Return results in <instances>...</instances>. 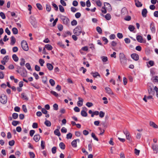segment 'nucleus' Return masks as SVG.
Instances as JSON below:
<instances>
[{
    "label": "nucleus",
    "mask_w": 158,
    "mask_h": 158,
    "mask_svg": "<svg viewBox=\"0 0 158 158\" xmlns=\"http://www.w3.org/2000/svg\"><path fill=\"white\" fill-rule=\"evenodd\" d=\"M119 59L120 63L122 65H125L127 64V59L124 54L120 53L119 54Z\"/></svg>",
    "instance_id": "f257e3e1"
},
{
    "label": "nucleus",
    "mask_w": 158,
    "mask_h": 158,
    "mask_svg": "<svg viewBox=\"0 0 158 158\" xmlns=\"http://www.w3.org/2000/svg\"><path fill=\"white\" fill-rule=\"evenodd\" d=\"M82 32L81 28V27L78 26L73 30V33L77 36H79Z\"/></svg>",
    "instance_id": "f03ea898"
},
{
    "label": "nucleus",
    "mask_w": 158,
    "mask_h": 158,
    "mask_svg": "<svg viewBox=\"0 0 158 158\" xmlns=\"http://www.w3.org/2000/svg\"><path fill=\"white\" fill-rule=\"evenodd\" d=\"M21 47L23 50L27 51L28 50V47L26 41L23 40L21 42Z\"/></svg>",
    "instance_id": "7ed1b4c3"
},
{
    "label": "nucleus",
    "mask_w": 158,
    "mask_h": 158,
    "mask_svg": "<svg viewBox=\"0 0 158 158\" xmlns=\"http://www.w3.org/2000/svg\"><path fill=\"white\" fill-rule=\"evenodd\" d=\"M60 18L62 21H63L64 24L67 25L69 22V19L65 16L61 15Z\"/></svg>",
    "instance_id": "20e7f679"
},
{
    "label": "nucleus",
    "mask_w": 158,
    "mask_h": 158,
    "mask_svg": "<svg viewBox=\"0 0 158 158\" xmlns=\"http://www.w3.org/2000/svg\"><path fill=\"white\" fill-rule=\"evenodd\" d=\"M7 101L6 96L4 94H2L0 97V102L3 104H5Z\"/></svg>",
    "instance_id": "39448f33"
},
{
    "label": "nucleus",
    "mask_w": 158,
    "mask_h": 158,
    "mask_svg": "<svg viewBox=\"0 0 158 158\" xmlns=\"http://www.w3.org/2000/svg\"><path fill=\"white\" fill-rule=\"evenodd\" d=\"M136 40L137 41L140 43H145L146 40L143 38L142 36L140 35H137L136 36Z\"/></svg>",
    "instance_id": "423d86ee"
},
{
    "label": "nucleus",
    "mask_w": 158,
    "mask_h": 158,
    "mask_svg": "<svg viewBox=\"0 0 158 158\" xmlns=\"http://www.w3.org/2000/svg\"><path fill=\"white\" fill-rule=\"evenodd\" d=\"M30 19V22L31 24L33 27H36V22L35 18L32 16H31Z\"/></svg>",
    "instance_id": "0eeeda50"
},
{
    "label": "nucleus",
    "mask_w": 158,
    "mask_h": 158,
    "mask_svg": "<svg viewBox=\"0 0 158 158\" xmlns=\"http://www.w3.org/2000/svg\"><path fill=\"white\" fill-rule=\"evenodd\" d=\"M123 133L126 135L127 139L130 142H132V141L131 139L129 132L127 130H126V131H123Z\"/></svg>",
    "instance_id": "6e6552de"
},
{
    "label": "nucleus",
    "mask_w": 158,
    "mask_h": 158,
    "mask_svg": "<svg viewBox=\"0 0 158 158\" xmlns=\"http://www.w3.org/2000/svg\"><path fill=\"white\" fill-rule=\"evenodd\" d=\"M152 148L154 152V153L157 154L158 151V146L157 144H152Z\"/></svg>",
    "instance_id": "1a4fd4ad"
},
{
    "label": "nucleus",
    "mask_w": 158,
    "mask_h": 158,
    "mask_svg": "<svg viewBox=\"0 0 158 158\" xmlns=\"http://www.w3.org/2000/svg\"><path fill=\"white\" fill-rule=\"evenodd\" d=\"M155 90H153V88L151 86H149L148 88V91L149 95H154L155 94Z\"/></svg>",
    "instance_id": "9d476101"
},
{
    "label": "nucleus",
    "mask_w": 158,
    "mask_h": 158,
    "mask_svg": "<svg viewBox=\"0 0 158 158\" xmlns=\"http://www.w3.org/2000/svg\"><path fill=\"white\" fill-rule=\"evenodd\" d=\"M131 58L135 61H137L139 59V56L136 53H133L131 55Z\"/></svg>",
    "instance_id": "9b49d317"
},
{
    "label": "nucleus",
    "mask_w": 158,
    "mask_h": 158,
    "mask_svg": "<svg viewBox=\"0 0 158 158\" xmlns=\"http://www.w3.org/2000/svg\"><path fill=\"white\" fill-rule=\"evenodd\" d=\"M150 28L152 31L153 33H155L156 29L154 26V24L153 22H152L150 24Z\"/></svg>",
    "instance_id": "f8f14e48"
},
{
    "label": "nucleus",
    "mask_w": 158,
    "mask_h": 158,
    "mask_svg": "<svg viewBox=\"0 0 158 158\" xmlns=\"http://www.w3.org/2000/svg\"><path fill=\"white\" fill-rule=\"evenodd\" d=\"M149 125L151 127L153 128L157 129L158 128V126L154 122L152 121H150L149 122Z\"/></svg>",
    "instance_id": "ddd939ff"
},
{
    "label": "nucleus",
    "mask_w": 158,
    "mask_h": 158,
    "mask_svg": "<svg viewBox=\"0 0 158 158\" xmlns=\"http://www.w3.org/2000/svg\"><path fill=\"white\" fill-rule=\"evenodd\" d=\"M105 89L106 90V93L108 94L111 95H113L114 94L111 89L109 87H106L105 88Z\"/></svg>",
    "instance_id": "4468645a"
},
{
    "label": "nucleus",
    "mask_w": 158,
    "mask_h": 158,
    "mask_svg": "<svg viewBox=\"0 0 158 158\" xmlns=\"http://www.w3.org/2000/svg\"><path fill=\"white\" fill-rule=\"evenodd\" d=\"M40 138V135L39 134H37L35 135L33 137L34 140L36 142H38Z\"/></svg>",
    "instance_id": "2eb2a0df"
},
{
    "label": "nucleus",
    "mask_w": 158,
    "mask_h": 158,
    "mask_svg": "<svg viewBox=\"0 0 158 158\" xmlns=\"http://www.w3.org/2000/svg\"><path fill=\"white\" fill-rule=\"evenodd\" d=\"M128 12L127 9L125 7L123 8L121 10V14L123 15H127V14Z\"/></svg>",
    "instance_id": "dca6fc26"
},
{
    "label": "nucleus",
    "mask_w": 158,
    "mask_h": 158,
    "mask_svg": "<svg viewBox=\"0 0 158 158\" xmlns=\"http://www.w3.org/2000/svg\"><path fill=\"white\" fill-rule=\"evenodd\" d=\"M135 5L137 7H140L142 6V4L140 2L139 0H135Z\"/></svg>",
    "instance_id": "f3484780"
},
{
    "label": "nucleus",
    "mask_w": 158,
    "mask_h": 158,
    "mask_svg": "<svg viewBox=\"0 0 158 158\" xmlns=\"http://www.w3.org/2000/svg\"><path fill=\"white\" fill-rule=\"evenodd\" d=\"M101 15L103 17H105V19L108 20H110L111 18V15L110 14L108 13L106 14L105 15H104L103 14H102Z\"/></svg>",
    "instance_id": "a211bd4d"
},
{
    "label": "nucleus",
    "mask_w": 158,
    "mask_h": 158,
    "mask_svg": "<svg viewBox=\"0 0 158 158\" xmlns=\"http://www.w3.org/2000/svg\"><path fill=\"white\" fill-rule=\"evenodd\" d=\"M147 11L146 8L143 9L142 12V15L143 17H145L147 16Z\"/></svg>",
    "instance_id": "6ab92c4d"
},
{
    "label": "nucleus",
    "mask_w": 158,
    "mask_h": 158,
    "mask_svg": "<svg viewBox=\"0 0 158 158\" xmlns=\"http://www.w3.org/2000/svg\"><path fill=\"white\" fill-rule=\"evenodd\" d=\"M91 74L94 77L96 78L98 76L99 77H100V75L97 72H95V73H93V72L91 73Z\"/></svg>",
    "instance_id": "aec40b11"
},
{
    "label": "nucleus",
    "mask_w": 158,
    "mask_h": 158,
    "mask_svg": "<svg viewBox=\"0 0 158 158\" xmlns=\"http://www.w3.org/2000/svg\"><path fill=\"white\" fill-rule=\"evenodd\" d=\"M11 42L10 44L11 45H13L16 42V40L15 38L14 37V36H12L11 37Z\"/></svg>",
    "instance_id": "412c9836"
},
{
    "label": "nucleus",
    "mask_w": 158,
    "mask_h": 158,
    "mask_svg": "<svg viewBox=\"0 0 158 158\" xmlns=\"http://www.w3.org/2000/svg\"><path fill=\"white\" fill-rule=\"evenodd\" d=\"M47 67L48 69L50 71L52 70L53 68V67L52 65L49 63H47Z\"/></svg>",
    "instance_id": "4be33fe9"
},
{
    "label": "nucleus",
    "mask_w": 158,
    "mask_h": 158,
    "mask_svg": "<svg viewBox=\"0 0 158 158\" xmlns=\"http://www.w3.org/2000/svg\"><path fill=\"white\" fill-rule=\"evenodd\" d=\"M54 134L56 135L60 136V133L58 129H56L54 131Z\"/></svg>",
    "instance_id": "5701e85b"
},
{
    "label": "nucleus",
    "mask_w": 158,
    "mask_h": 158,
    "mask_svg": "<svg viewBox=\"0 0 158 158\" xmlns=\"http://www.w3.org/2000/svg\"><path fill=\"white\" fill-rule=\"evenodd\" d=\"M44 48L48 50H51L52 49V47L51 45L47 44L45 45Z\"/></svg>",
    "instance_id": "b1692460"
},
{
    "label": "nucleus",
    "mask_w": 158,
    "mask_h": 158,
    "mask_svg": "<svg viewBox=\"0 0 158 158\" xmlns=\"http://www.w3.org/2000/svg\"><path fill=\"white\" fill-rule=\"evenodd\" d=\"M12 57L13 60H14L15 61L17 62L18 61L19 58L16 54H13L12 55Z\"/></svg>",
    "instance_id": "393cba45"
},
{
    "label": "nucleus",
    "mask_w": 158,
    "mask_h": 158,
    "mask_svg": "<svg viewBox=\"0 0 158 158\" xmlns=\"http://www.w3.org/2000/svg\"><path fill=\"white\" fill-rule=\"evenodd\" d=\"M21 62H20V65L21 66H24L25 64V59L23 58H22L20 59Z\"/></svg>",
    "instance_id": "a878e982"
},
{
    "label": "nucleus",
    "mask_w": 158,
    "mask_h": 158,
    "mask_svg": "<svg viewBox=\"0 0 158 158\" xmlns=\"http://www.w3.org/2000/svg\"><path fill=\"white\" fill-rule=\"evenodd\" d=\"M81 115L83 117H86L87 116V113L86 111L82 110L81 111Z\"/></svg>",
    "instance_id": "bb28decb"
},
{
    "label": "nucleus",
    "mask_w": 158,
    "mask_h": 158,
    "mask_svg": "<svg viewBox=\"0 0 158 158\" xmlns=\"http://www.w3.org/2000/svg\"><path fill=\"white\" fill-rule=\"evenodd\" d=\"M59 146L61 149L64 150L65 148V145L63 142H60L59 144Z\"/></svg>",
    "instance_id": "cd10ccee"
},
{
    "label": "nucleus",
    "mask_w": 158,
    "mask_h": 158,
    "mask_svg": "<svg viewBox=\"0 0 158 158\" xmlns=\"http://www.w3.org/2000/svg\"><path fill=\"white\" fill-rule=\"evenodd\" d=\"M72 146L74 147H77V140H74L71 143Z\"/></svg>",
    "instance_id": "c85d7f7f"
},
{
    "label": "nucleus",
    "mask_w": 158,
    "mask_h": 158,
    "mask_svg": "<svg viewBox=\"0 0 158 158\" xmlns=\"http://www.w3.org/2000/svg\"><path fill=\"white\" fill-rule=\"evenodd\" d=\"M44 124L47 127H50L51 126V122L48 120H46L44 122Z\"/></svg>",
    "instance_id": "c756f323"
},
{
    "label": "nucleus",
    "mask_w": 158,
    "mask_h": 158,
    "mask_svg": "<svg viewBox=\"0 0 158 158\" xmlns=\"http://www.w3.org/2000/svg\"><path fill=\"white\" fill-rule=\"evenodd\" d=\"M12 31L14 34L16 35L18 33V30L16 27H14L12 29Z\"/></svg>",
    "instance_id": "7c9ffc66"
},
{
    "label": "nucleus",
    "mask_w": 158,
    "mask_h": 158,
    "mask_svg": "<svg viewBox=\"0 0 158 158\" xmlns=\"http://www.w3.org/2000/svg\"><path fill=\"white\" fill-rule=\"evenodd\" d=\"M83 100L82 99L81 100H79L77 102V106L79 107L82 106L83 105Z\"/></svg>",
    "instance_id": "2f4dec72"
},
{
    "label": "nucleus",
    "mask_w": 158,
    "mask_h": 158,
    "mask_svg": "<svg viewBox=\"0 0 158 158\" xmlns=\"http://www.w3.org/2000/svg\"><path fill=\"white\" fill-rule=\"evenodd\" d=\"M97 31L99 33V34H101L102 33V29L99 27H97L96 28Z\"/></svg>",
    "instance_id": "473e14b6"
},
{
    "label": "nucleus",
    "mask_w": 158,
    "mask_h": 158,
    "mask_svg": "<svg viewBox=\"0 0 158 158\" xmlns=\"http://www.w3.org/2000/svg\"><path fill=\"white\" fill-rule=\"evenodd\" d=\"M104 6L106 8H108L109 9V8H111V6L110 4L107 2H104Z\"/></svg>",
    "instance_id": "72a5a7b5"
},
{
    "label": "nucleus",
    "mask_w": 158,
    "mask_h": 158,
    "mask_svg": "<svg viewBox=\"0 0 158 158\" xmlns=\"http://www.w3.org/2000/svg\"><path fill=\"white\" fill-rule=\"evenodd\" d=\"M19 123V121L14 120L12 122V124L14 126H16Z\"/></svg>",
    "instance_id": "f704fd0d"
},
{
    "label": "nucleus",
    "mask_w": 158,
    "mask_h": 158,
    "mask_svg": "<svg viewBox=\"0 0 158 158\" xmlns=\"http://www.w3.org/2000/svg\"><path fill=\"white\" fill-rule=\"evenodd\" d=\"M135 27L132 25H130L128 27V29L131 31H133L135 29Z\"/></svg>",
    "instance_id": "c9c22d12"
},
{
    "label": "nucleus",
    "mask_w": 158,
    "mask_h": 158,
    "mask_svg": "<svg viewBox=\"0 0 158 158\" xmlns=\"http://www.w3.org/2000/svg\"><path fill=\"white\" fill-rule=\"evenodd\" d=\"M99 117L101 118H103L104 116L105 113L104 112H103L102 111H100L99 112Z\"/></svg>",
    "instance_id": "e433bc0d"
},
{
    "label": "nucleus",
    "mask_w": 158,
    "mask_h": 158,
    "mask_svg": "<svg viewBox=\"0 0 158 158\" xmlns=\"http://www.w3.org/2000/svg\"><path fill=\"white\" fill-rule=\"evenodd\" d=\"M60 11L61 12H64V8L62 6L60 5H59Z\"/></svg>",
    "instance_id": "4c0bfd02"
},
{
    "label": "nucleus",
    "mask_w": 158,
    "mask_h": 158,
    "mask_svg": "<svg viewBox=\"0 0 158 158\" xmlns=\"http://www.w3.org/2000/svg\"><path fill=\"white\" fill-rule=\"evenodd\" d=\"M49 83L51 85L53 86L55 84V81L52 79H50L49 81Z\"/></svg>",
    "instance_id": "58836bf2"
},
{
    "label": "nucleus",
    "mask_w": 158,
    "mask_h": 158,
    "mask_svg": "<svg viewBox=\"0 0 158 158\" xmlns=\"http://www.w3.org/2000/svg\"><path fill=\"white\" fill-rule=\"evenodd\" d=\"M95 2L96 4L98 6L100 7L102 6V4L100 0H97Z\"/></svg>",
    "instance_id": "ea45409f"
},
{
    "label": "nucleus",
    "mask_w": 158,
    "mask_h": 158,
    "mask_svg": "<svg viewBox=\"0 0 158 158\" xmlns=\"http://www.w3.org/2000/svg\"><path fill=\"white\" fill-rule=\"evenodd\" d=\"M72 137V134L71 133H69L66 135V138L67 139H71Z\"/></svg>",
    "instance_id": "a19ab883"
},
{
    "label": "nucleus",
    "mask_w": 158,
    "mask_h": 158,
    "mask_svg": "<svg viewBox=\"0 0 158 158\" xmlns=\"http://www.w3.org/2000/svg\"><path fill=\"white\" fill-rule=\"evenodd\" d=\"M51 93L53 95L55 96L56 97H58V96H59V95H58V94H57V93H56L55 91H52V90L51 91Z\"/></svg>",
    "instance_id": "79ce46f5"
},
{
    "label": "nucleus",
    "mask_w": 158,
    "mask_h": 158,
    "mask_svg": "<svg viewBox=\"0 0 158 158\" xmlns=\"http://www.w3.org/2000/svg\"><path fill=\"white\" fill-rule=\"evenodd\" d=\"M91 136L94 139L97 141H98V138H97L96 136H95V134L94 133H92L91 134Z\"/></svg>",
    "instance_id": "37998d69"
},
{
    "label": "nucleus",
    "mask_w": 158,
    "mask_h": 158,
    "mask_svg": "<svg viewBox=\"0 0 158 158\" xmlns=\"http://www.w3.org/2000/svg\"><path fill=\"white\" fill-rule=\"evenodd\" d=\"M12 118L14 119H17L18 117V114L16 113H14L12 114Z\"/></svg>",
    "instance_id": "c03bdc74"
},
{
    "label": "nucleus",
    "mask_w": 158,
    "mask_h": 158,
    "mask_svg": "<svg viewBox=\"0 0 158 158\" xmlns=\"http://www.w3.org/2000/svg\"><path fill=\"white\" fill-rule=\"evenodd\" d=\"M36 6L37 8L40 10H42L43 9V7L42 6L40 3H37Z\"/></svg>",
    "instance_id": "a18cd8bd"
},
{
    "label": "nucleus",
    "mask_w": 158,
    "mask_h": 158,
    "mask_svg": "<svg viewBox=\"0 0 158 158\" xmlns=\"http://www.w3.org/2000/svg\"><path fill=\"white\" fill-rule=\"evenodd\" d=\"M29 154L30 155V158H35V155L34 153L32 152H29Z\"/></svg>",
    "instance_id": "49530a36"
},
{
    "label": "nucleus",
    "mask_w": 158,
    "mask_h": 158,
    "mask_svg": "<svg viewBox=\"0 0 158 158\" xmlns=\"http://www.w3.org/2000/svg\"><path fill=\"white\" fill-rule=\"evenodd\" d=\"M21 96L22 97V98L25 100H28V98L24 93H23L21 94Z\"/></svg>",
    "instance_id": "de8ad7c7"
},
{
    "label": "nucleus",
    "mask_w": 158,
    "mask_h": 158,
    "mask_svg": "<svg viewBox=\"0 0 158 158\" xmlns=\"http://www.w3.org/2000/svg\"><path fill=\"white\" fill-rule=\"evenodd\" d=\"M51 7L50 5L46 4V10L50 12L51 10Z\"/></svg>",
    "instance_id": "09e8293b"
},
{
    "label": "nucleus",
    "mask_w": 158,
    "mask_h": 158,
    "mask_svg": "<svg viewBox=\"0 0 158 158\" xmlns=\"http://www.w3.org/2000/svg\"><path fill=\"white\" fill-rule=\"evenodd\" d=\"M53 109L54 110H57L58 109V105L56 104H54L53 105Z\"/></svg>",
    "instance_id": "8fccbe9b"
},
{
    "label": "nucleus",
    "mask_w": 158,
    "mask_h": 158,
    "mask_svg": "<svg viewBox=\"0 0 158 158\" xmlns=\"http://www.w3.org/2000/svg\"><path fill=\"white\" fill-rule=\"evenodd\" d=\"M39 62L41 66H43L44 64V60L41 59H40L39 60Z\"/></svg>",
    "instance_id": "3c124183"
},
{
    "label": "nucleus",
    "mask_w": 158,
    "mask_h": 158,
    "mask_svg": "<svg viewBox=\"0 0 158 158\" xmlns=\"http://www.w3.org/2000/svg\"><path fill=\"white\" fill-rule=\"evenodd\" d=\"M86 105L89 107H90L93 106V104L92 103L90 102H87L86 104Z\"/></svg>",
    "instance_id": "603ef678"
},
{
    "label": "nucleus",
    "mask_w": 158,
    "mask_h": 158,
    "mask_svg": "<svg viewBox=\"0 0 158 158\" xmlns=\"http://www.w3.org/2000/svg\"><path fill=\"white\" fill-rule=\"evenodd\" d=\"M58 28L60 31H61L63 30V26L62 25L60 24L58 26Z\"/></svg>",
    "instance_id": "864d4df0"
},
{
    "label": "nucleus",
    "mask_w": 158,
    "mask_h": 158,
    "mask_svg": "<svg viewBox=\"0 0 158 158\" xmlns=\"http://www.w3.org/2000/svg\"><path fill=\"white\" fill-rule=\"evenodd\" d=\"M56 147H53L52 149V152L53 154H55L56 152Z\"/></svg>",
    "instance_id": "5fc2aeb1"
},
{
    "label": "nucleus",
    "mask_w": 158,
    "mask_h": 158,
    "mask_svg": "<svg viewBox=\"0 0 158 158\" xmlns=\"http://www.w3.org/2000/svg\"><path fill=\"white\" fill-rule=\"evenodd\" d=\"M106 9V8H105L104 6H103L102 7V9L101 10L102 12L104 14L106 13L107 12Z\"/></svg>",
    "instance_id": "6e6d98bb"
},
{
    "label": "nucleus",
    "mask_w": 158,
    "mask_h": 158,
    "mask_svg": "<svg viewBox=\"0 0 158 158\" xmlns=\"http://www.w3.org/2000/svg\"><path fill=\"white\" fill-rule=\"evenodd\" d=\"M15 142L14 140H12L9 142V144L10 146H13L15 144Z\"/></svg>",
    "instance_id": "4d7b16f0"
},
{
    "label": "nucleus",
    "mask_w": 158,
    "mask_h": 158,
    "mask_svg": "<svg viewBox=\"0 0 158 158\" xmlns=\"http://www.w3.org/2000/svg\"><path fill=\"white\" fill-rule=\"evenodd\" d=\"M22 109L23 110V111L25 113L27 112V109L26 108V107L25 105H23L22 106Z\"/></svg>",
    "instance_id": "13d9d810"
},
{
    "label": "nucleus",
    "mask_w": 158,
    "mask_h": 158,
    "mask_svg": "<svg viewBox=\"0 0 158 158\" xmlns=\"http://www.w3.org/2000/svg\"><path fill=\"white\" fill-rule=\"evenodd\" d=\"M71 25L72 26L76 25L77 24V22L75 20H73L71 23Z\"/></svg>",
    "instance_id": "bf43d9fd"
},
{
    "label": "nucleus",
    "mask_w": 158,
    "mask_h": 158,
    "mask_svg": "<svg viewBox=\"0 0 158 158\" xmlns=\"http://www.w3.org/2000/svg\"><path fill=\"white\" fill-rule=\"evenodd\" d=\"M117 36L120 39H122V38H123V36L122 34L121 33H117Z\"/></svg>",
    "instance_id": "052dcab7"
},
{
    "label": "nucleus",
    "mask_w": 158,
    "mask_h": 158,
    "mask_svg": "<svg viewBox=\"0 0 158 158\" xmlns=\"http://www.w3.org/2000/svg\"><path fill=\"white\" fill-rule=\"evenodd\" d=\"M0 16L3 19H4L6 18L5 15L2 12H0Z\"/></svg>",
    "instance_id": "680f3d73"
},
{
    "label": "nucleus",
    "mask_w": 158,
    "mask_h": 158,
    "mask_svg": "<svg viewBox=\"0 0 158 158\" xmlns=\"http://www.w3.org/2000/svg\"><path fill=\"white\" fill-rule=\"evenodd\" d=\"M25 66L28 69V70H31V67L30 64L29 63H27L25 64Z\"/></svg>",
    "instance_id": "e2e57ef3"
},
{
    "label": "nucleus",
    "mask_w": 158,
    "mask_h": 158,
    "mask_svg": "<svg viewBox=\"0 0 158 158\" xmlns=\"http://www.w3.org/2000/svg\"><path fill=\"white\" fill-rule=\"evenodd\" d=\"M44 144H45V143L42 140L41 141V147L42 149H43L44 148H45Z\"/></svg>",
    "instance_id": "0e129e2a"
},
{
    "label": "nucleus",
    "mask_w": 158,
    "mask_h": 158,
    "mask_svg": "<svg viewBox=\"0 0 158 158\" xmlns=\"http://www.w3.org/2000/svg\"><path fill=\"white\" fill-rule=\"evenodd\" d=\"M154 79L152 81L153 82H158V77L157 76H156L153 77Z\"/></svg>",
    "instance_id": "69168bd1"
},
{
    "label": "nucleus",
    "mask_w": 158,
    "mask_h": 158,
    "mask_svg": "<svg viewBox=\"0 0 158 158\" xmlns=\"http://www.w3.org/2000/svg\"><path fill=\"white\" fill-rule=\"evenodd\" d=\"M81 16V14L80 12H77L75 14V16L77 18H79Z\"/></svg>",
    "instance_id": "338daca9"
},
{
    "label": "nucleus",
    "mask_w": 158,
    "mask_h": 158,
    "mask_svg": "<svg viewBox=\"0 0 158 158\" xmlns=\"http://www.w3.org/2000/svg\"><path fill=\"white\" fill-rule=\"evenodd\" d=\"M154 90H155L156 93V95L157 98H158V88L157 86H155L154 87Z\"/></svg>",
    "instance_id": "774afa93"
}]
</instances>
